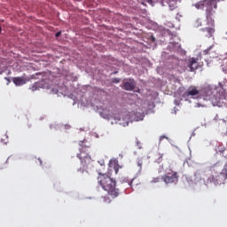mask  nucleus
I'll return each mask as SVG.
<instances>
[{"mask_svg": "<svg viewBox=\"0 0 227 227\" xmlns=\"http://www.w3.org/2000/svg\"><path fill=\"white\" fill-rule=\"evenodd\" d=\"M170 8H173V7L170 6Z\"/></svg>", "mask_w": 227, "mask_h": 227, "instance_id": "5701e85b", "label": "nucleus"}, {"mask_svg": "<svg viewBox=\"0 0 227 227\" xmlns=\"http://www.w3.org/2000/svg\"><path fill=\"white\" fill-rule=\"evenodd\" d=\"M109 168H113L115 175H118V171H120V164H118V160H110Z\"/></svg>", "mask_w": 227, "mask_h": 227, "instance_id": "1a4fd4ad", "label": "nucleus"}, {"mask_svg": "<svg viewBox=\"0 0 227 227\" xmlns=\"http://www.w3.org/2000/svg\"><path fill=\"white\" fill-rule=\"evenodd\" d=\"M98 182L103 190L107 192L108 196L114 200V198H118L120 196V189L116 187V180L113 179V177L103 174L99 175L98 177Z\"/></svg>", "mask_w": 227, "mask_h": 227, "instance_id": "7ed1b4c3", "label": "nucleus"}, {"mask_svg": "<svg viewBox=\"0 0 227 227\" xmlns=\"http://www.w3.org/2000/svg\"><path fill=\"white\" fill-rule=\"evenodd\" d=\"M197 10H203L206 8V20L207 26L210 27L203 28L202 31H207V36L210 37L215 33V20H214L215 10H217V0H201L194 4Z\"/></svg>", "mask_w": 227, "mask_h": 227, "instance_id": "f03ea898", "label": "nucleus"}, {"mask_svg": "<svg viewBox=\"0 0 227 227\" xmlns=\"http://www.w3.org/2000/svg\"><path fill=\"white\" fill-rule=\"evenodd\" d=\"M113 82H114L115 84H118V82H120V78H114Z\"/></svg>", "mask_w": 227, "mask_h": 227, "instance_id": "a211bd4d", "label": "nucleus"}, {"mask_svg": "<svg viewBox=\"0 0 227 227\" xmlns=\"http://www.w3.org/2000/svg\"><path fill=\"white\" fill-rule=\"evenodd\" d=\"M104 203H111V199L107 196L103 197Z\"/></svg>", "mask_w": 227, "mask_h": 227, "instance_id": "dca6fc26", "label": "nucleus"}, {"mask_svg": "<svg viewBox=\"0 0 227 227\" xmlns=\"http://www.w3.org/2000/svg\"><path fill=\"white\" fill-rule=\"evenodd\" d=\"M202 98L203 100H206L207 102H211V104L215 106H217L220 107L221 104H223V100L226 98H222L221 94L216 93L214 95V92H212V90L210 89H204V90H198V87L194 85H191L186 91L183 94L184 98Z\"/></svg>", "mask_w": 227, "mask_h": 227, "instance_id": "f257e3e1", "label": "nucleus"}, {"mask_svg": "<svg viewBox=\"0 0 227 227\" xmlns=\"http://www.w3.org/2000/svg\"><path fill=\"white\" fill-rule=\"evenodd\" d=\"M40 88V85L38 84V82L34 83V85L30 88L32 91H36Z\"/></svg>", "mask_w": 227, "mask_h": 227, "instance_id": "4468645a", "label": "nucleus"}, {"mask_svg": "<svg viewBox=\"0 0 227 227\" xmlns=\"http://www.w3.org/2000/svg\"><path fill=\"white\" fill-rule=\"evenodd\" d=\"M12 82L16 85V86H23V84H26L27 80L24 77H13L12 78Z\"/></svg>", "mask_w": 227, "mask_h": 227, "instance_id": "9d476101", "label": "nucleus"}, {"mask_svg": "<svg viewBox=\"0 0 227 227\" xmlns=\"http://www.w3.org/2000/svg\"><path fill=\"white\" fill-rule=\"evenodd\" d=\"M213 47H214V45H211L207 50H205L203 51L204 56H208V54L210 55V51H212Z\"/></svg>", "mask_w": 227, "mask_h": 227, "instance_id": "ddd939ff", "label": "nucleus"}, {"mask_svg": "<svg viewBox=\"0 0 227 227\" xmlns=\"http://www.w3.org/2000/svg\"><path fill=\"white\" fill-rule=\"evenodd\" d=\"M211 176H208L207 184H219L221 176L226 178L227 176V163L223 167V164L217 162L209 168Z\"/></svg>", "mask_w": 227, "mask_h": 227, "instance_id": "20e7f679", "label": "nucleus"}, {"mask_svg": "<svg viewBox=\"0 0 227 227\" xmlns=\"http://www.w3.org/2000/svg\"><path fill=\"white\" fill-rule=\"evenodd\" d=\"M123 88L127 91H132L136 88V82H134V80H129V82L123 83Z\"/></svg>", "mask_w": 227, "mask_h": 227, "instance_id": "6e6552de", "label": "nucleus"}, {"mask_svg": "<svg viewBox=\"0 0 227 227\" xmlns=\"http://www.w3.org/2000/svg\"><path fill=\"white\" fill-rule=\"evenodd\" d=\"M163 182L168 184H178V173L173 170L168 172L166 175L162 176Z\"/></svg>", "mask_w": 227, "mask_h": 227, "instance_id": "423d86ee", "label": "nucleus"}, {"mask_svg": "<svg viewBox=\"0 0 227 227\" xmlns=\"http://www.w3.org/2000/svg\"><path fill=\"white\" fill-rule=\"evenodd\" d=\"M60 35H61V32H58V33H56V35H55L56 38L59 37Z\"/></svg>", "mask_w": 227, "mask_h": 227, "instance_id": "6ab92c4d", "label": "nucleus"}, {"mask_svg": "<svg viewBox=\"0 0 227 227\" xmlns=\"http://www.w3.org/2000/svg\"><path fill=\"white\" fill-rule=\"evenodd\" d=\"M170 8H173V7L170 6Z\"/></svg>", "mask_w": 227, "mask_h": 227, "instance_id": "b1692460", "label": "nucleus"}, {"mask_svg": "<svg viewBox=\"0 0 227 227\" xmlns=\"http://www.w3.org/2000/svg\"><path fill=\"white\" fill-rule=\"evenodd\" d=\"M137 166H138L139 169H142V168H143V161L142 160H138Z\"/></svg>", "mask_w": 227, "mask_h": 227, "instance_id": "f3484780", "label": "nucleus"}, {"mask_svg": "<svg viewBox=\"0 0 227 227\" xmlns=\"http://www.w3.org/2000/svg\"><path fill=\"white\" fill-rule=\"evenodd\" d=\"M162 161V154L158 158V162H161Z\"/></svg>", "mask_w": 227, "mask_h": 227, "instance_id": "aec40b11", "label": "nucleus"}, {"mask_svg": "<svg viewBox=\"0 0 227 227\" xmlns=\"http://www.w3.org/2000/svg\"><path fill=\"white\" fill-rule=\"evenodd\" d=\"M192 26L193 27H201V26H203L201 19L198 18L197 20H193Z\"/></svg>", "mask_w": 227, "mask_h": 227, "instance_id": "f8f14e48", "label": "nucleus"}, {"mask_svg": "<svg viewBox=\"0 0 227 227\" xmlns=\"http://www.w3.org/2000/svg\"><path fill=\"white\" fill-rule=\"evenodd\" d=\"M149 4H152L153 3V0H148Z\"/></svg>", "mask_w": 227, "mask_h": 227, "instance_id": "412c9836", "label": "nucleus"}, {"mask_svg": "<svg viewBox=\"0 0 227 227\" xmlns=\"http://www.w3.org/2000/svg\"><path fill=\"white\" fill-rule=\"evenodd\" d=\"M37 83L39 84V88H43V89H46V90H49V88H51V85L45 80H41V81L37 82Z\"/></svg>", "mask_w": 227, "mask_h": 227, "instance_id": "9b49d317", "label": "nucleus"}, {"mask_svg": "<svg viewBox=\"0 0 227 227\" xmlns=\"http://www.w3.org/2000/svg\"><path fill=\"white\" fill-rule=\"evenodd\" d=\"M188 68H190V72H194V70H198V59L196 58H191L188 60L187 64Z\"/></svg>", "mask_w": 227, "mask_h": 227, "instance_id": "0eeeda50", "label": "nucleus"}, {"mask_svg": "<svg viewBox=\"0 0 227 227\" xmlns=\"http://www.w3.org/2000/svg\"><path fill=\"white\" fill-rule=\"evenodd\" d=\"M151 182H152V184H157V183L160 182V177H153Z\"/></svg>", "mask_w": 227, "mask_h": 227, "instance_id": "2eb2a0df", "label": "nucleus"}, {"mask_svg": "<svg viewBox=\"0 0 227 227\" xmlns=\"http://www.w3.org/2000/svg\"><path fill=\"white\" fill-rule=\"evenodd\" d=\"M1 31H2V28H1V27H0V33H1Z\"/></svg>", "mask_w": 227, "mask_h": 227, "instance_id": "4be33fe9", "label": "nucleus"}, {"mask_svg": "<svg viewBox=\"0 0 227 227\" xmlns=\"http://www.w3.org/2000/svg\"><path fill=\"white\" fill-rule=\"evenodd\" d=\"M77 157L80 159L82 164V167L78 169V173L88 176V168L91 166L92 162L90 152L86 149V147H82V149H80V153L77 154Z\"/></svg>", "mask_w": 227, "mask_h": 227, "instance_id": "39448f33", "label": "nucleus"}]
</instances>
